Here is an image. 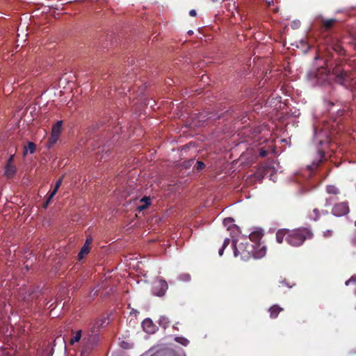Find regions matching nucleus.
<instances>
[{
	"label": "nucleus",
	"instance_id": "nucleus-1",
	"mask_svg": "<svg viewBox=\"0 0 356 356\" xmlns=\"http://www.w3.org/2000/svg\"><path fill=\"white\" fill-rule=\"evenodd\" d=\"M312 236V232L307 228H299L294 229L287 235L286 238L287 242L293 246H298L303 242Z\"/></svg>",
	"mask_w": 356,
	"mask_h": 356
},
{
	"label": "nucleus",
	"instance_id": "nucleus-2",
	"mask_svg": "<svg viewBox=\"0 0 356 356\" xmlns=\"http://www.w3.org/2000/svg\"><path fill=\"white\" fill-rule=\"evenodd\" d=\"M245 242L238 243V239L232 241V246L234 248V257L241 256L242 260H248L252 257V253L254 250V246L244 239Z\"/></svg>",
	"mask_w": 356,
	"mask_h": 356
},
{
	"label": "nucleus",
	"instance_id": "nucleus-3",
	"mask_svg": "<svg viewBox=\"0 0 356 356\" xmlns=\"http://www.w3.org/2000/svg\"><path fill=\"white\" fill-rule=\"evenodd\" d=\"M62 127V121H58L52 127L51 136L49 139L47 147H51L58 140Z\"/></svg>",
	"mask_w": 356,
	"mask_h": 356
},
{
	"label": "nucleus",
	"instance_id": "nucleus-4",
	"mask_svg": "<svg viewBox=\"0 0 356 356\" xmlns=\"http://www.w3.org/2000/svg\"><path fill=\"white\" fill-rule=\"evenodd\" d=\"M332 213L334 216L340 217L349 213V207L347 202H340L335 204L332 209Z\"/></svg>",
	"mask_w": 356,
	"mask_h": 356
},
{
	"label": "nucleus",
	"instance_id": "nucleus-5",
	"mask_svg": "<svg viewBox=\"0 0 356 356\" xmlns=\"http://www.w3.org/2000/svg\"><path fill=\"white\" fill-rule=\"evenodd\" d=\"M168 287V284L165 280H159L154 284L153 293L158 296H162L167 291Z\"/></svg>",
	"mask_w": 356,
	"mask_h": 356
},
{
	"label": "nucleus",
	"instance_id": "nucleus-6",
	"mask_svg": "<svg viewBox=\"0 0 356 356\" xmlns=\"http://www.w3.org/2000/svg\"><path fill=\"white\" fill-rule=\"evenodd\" d=\"M143 330L147 333H154L156 331V326L150 318H145L142 323Z\"/></svg>",
	"mask_w": 356,
	"mask_h": 356
},
{
	"label": "nucleus",
	"instance_id": "nucleus-7",
	"mask_svg": "<svg viewBox=\"0 0 356 356\" xmlns=\"http://www.w3.org/2000/svg\"><path fill=\"white\" fill-rule=\"evenodd\" d=\"M13 156L11 155L8 161V163L6 166L5 175L8 177H11L15 173V167L12 164Z\"/></svg>",
	"mask_w": 356,
	"mask_h": 356
},
{
	"label": "nucleus",
	"instance_id": "nucleus-8",
	"mask_svg": "<svg viewBox=\"0 0 356 356\" xmlns=\"http://www.w3.org/2000/svg\"><path fill=\"white\" fill-rule=\"evenodd\" d=\"M63 181V177H60L56 183L54 189L53 191L50 193L48 199L47 200V202H45L44 207L46 208L48 205V204L50 202L51 200L54 197V195L56 194L58 188H60V185L62 184Z\"/></svg>",
	"mask_w": 356,
	"mask_h": 356
},
{
	"label": "nucleus",
	"instance_id": "nucleus-9",
	"mask_svg": "<svg viewBox=\"0 0 356 356\" xmlns=\"http://www.w3.org/2000/svg\"><path fill=\"white\" fill-rule=\"evenodd\" d=\"M325 191L328 195L337 196L340 194L339 188L335 185H327Z\"/></svg>",
	"mask_w": 356,
	"mask_h": 356
},
{
	"label": "nucleus",
	"instance_id": "nucleus-10",
	"mask_svg": "<svg viewBox=\"0 0 356 356\" xmlns=\"http://www.w3.org/2000/svg\"><path fill=\"white\" fill-rule=\"evenodd\" d=\"M262 236H263V232H262V230L260 229V230L252 232L250 234L249 237L251 241H252L254 242H257L261 238Z\"/></svg>",
	"mask_w": 356,
	"mask_h": 356
},
{
	"label": "nucleus",
	"instance_id": "nucleus-11",
	"mask_svg": "<svg viewBox=\"0 0 356 356\" xmlns=\"http://www.w3.org/2000/svg\"><path fill=\"white\" fill-rule=\"evenodd\" d=\"M140 202L142 203V204L138 206L137 207V210L139 211H141L147 208L151 204V200L149 197H144L140 200Z\"/></svg>",
	"mask_w": 356,
	"mask_h": 356
},
{
	"label": "nucleus",
	"instance_id": "nucleus-12",
	"mask_svg": "<svg viewBox=\"0 0 356 356\" xmlns=\"http://www.w3.org/2000/svg\"><path fill=\"white\" fill-rule=\"evenodd\" d=\"M289 233V230L286 229H280L276 233V240L279 243H281L284 238L287 237L288 234Z\"/></svg>",
	"mask_w": 356,
	"mask_h": 356
},
{
	"label": "nucleus",
	"instance_id": "nucleus-13",
	"mask_svg": "<svg viewBox=\"0 0 356 356\" xmlns=\"http://www.w3.org/2000/svg\"><path fill=\"white\" fill-rule=\"evenodd\" d=\"M282 310V308L280 307L278 305H273L269 309L270 317L276 318Z\"/></svg>",
	"mask_w": 356,
	"mask_h": 356
},
{
	"label": "nucleus",
	"instance_id": "nucleus-14",
	"mask_svg": "<svg viewBox=\"0 0 356 356\" xmlns=\"http://www.w3.org/2000/svg\"><path fill=\"white\" fill-rule=\"evenodd\" d=\"M266 247L263 246L257 252L252 251V257L255 259H259V258L264 257L266 255Z\"/></svg>",
	"mask_w": 356,
	"mask_h": 356
},
{
	"label": "nucleus",
	"instance_id": "nucleus-15",
	"mask_svg": "<svg viewBox=\"0 0 356 356\" xmlns=\"http://www.w3.org/2000/svg\"><path fill=\"white\" fill-rule=\"evenodd\" d=\"M72 334L73 336L70 340V343L72 345L80 341L81 338L82 332L81 330H78L76 332H73Z\"/></svg>",
	"mask_w": 356,
	"mask_h": 356
},
{
	"label": "nucleus",
	"instance_id": "nucleus-16",
	"mask_svg": "<svg viewBox=\"0 0 356 356\" xmlns=\"http://www.w3.org/2000/svg\"><path fill=\"white\" fill-rule=\"evenodd\" d=\"M35 110H36L35 106H29V108H27L26 109V112H25L24 120L26 121L27 122H30L32 120V119L29 118V115H32L33 113H34L35 111Z\"/></svg>",
	"mask_w": 356,
	"mask_h": 356
},
{
	"label": "nucleus",
	"instance_id": "nucleus-17",
	"mask_svg": "<svg viewBox=\"0 0 356 356\" xmlns=\"http://www.w3.org/2000/svg\"><path fill=\"white\" fill-rule=\"evenodd\" d=\"M90 246H88V245H84L82 247V248L81 249L79 254H78V257H79V259H82L86 254H88L90 252Z\"/></svg>",
	"mask_w": 356,
	"mask_h": 356
},
{
	"label": "nucleus",
	"instance_id": "nucleus-18",
	"mask_svg": "<svg viewBox=\"0 0 356 356\" xmlns=\"http://www.w3.org/2000/svg\"><path fill=\"white\" fill-rule=\"evenodd\" d=\"M319 154V159L317 161H314L312 165H307V168L309 170H312L316 168H317L319 165V163L321 162V159H323V152H319L318 153Z\"/></svg>",
	"mask_w": 356,
	"mask_h": 356
},
{
	"label": "nucleus",
	"instance_id": "nucleus-19",
	"mask_svg": "<svg viewBox=\"0 0 356 356\" xmlns=\"http://www.w3.org/2000/svg\"><path fill=\"white\" fill-rule=\"evenodd\" d=\"M223 225L227 228V229H231L232 227H235V225H234V219L232 218H227L224 219Z\"/></svg>",
	"mask_w": 356,
	"mask_h": 356
},
{
	"label": "nucleus",
	"instance_id": "nucleus-20",
	"mask_svg": "<svg viewBox=\"0 0 356 356\" xmlns=\"http://www.w3.org/2000/svg\"><path fill=\"white\" fill-rule=\"evenodd\" d=\"M35 144L33 143L29 142L27 146L24 147V153L27 154L28 152H29L30 154H33L35 151Z\"/></svg>",
	"mask_w": 356,
	"mask_h": 356
},
{
	"label": "nucleus",
	"instance_id": "nucleus-21",
	"mask_svg": "<svg viewBox=\"0 0 356 356\" xmlns=\"http://www.w3.org/2000/svg\"><path fill=\"white\" fill-rule=\"evenodd\" d=\"M159 324L163 328H166L169 324V320L166 316H161L159 320Z\"/></svg>",
	"mask_w": 356,
	"mask_h": 356
},
{
	"label": "nucleus",
	"instance_id": "nucleus-22",
	"mask_svg": "<svg viewBox=\"0 0 356 356\" xmlns=\"http://www.w3.org/2000/svg\"><path fill=\"white\" fill-rule=\"evenodd\" d=\"M175 340L177 343H179L184 346H187L189 343V341L186 338L183 337H177L175 338Z\"/></svg>",
	"mask_w": 356,
	"mask_h": 356
},
{
	"label": "nucleus",
	"instance_id": "nucleus-23",
	"mask_svg": "<svg viewBox=\"0 0 356 356\" xmlns=\"http://www.w3.org/2000/svg\"><path fill=\"white\" fill-rule=\"evenodd\" d=\"M204 163L202 161H197L196 163V168L197 170H201L204 168Z\"/></svg>",
	"mask_w": 356,
	"mask_h": 356
},
{
	"label": "nucleus",
	"instance_id": "nucleus-24",
	"mask_svg": "<svg viewBox=\"0 0 356 356\" xmlns=\"http://www.w3.org/2000/svg\"><path fill=\"white\" fill-rule=\"evenodd\" d=\"M179 279L182 281H188L190 280L191 277L188 274H184L179 276Z\"/></svg>",
	"mask_w": 356,
	"mask_h": 356
},
{
	"label": "nucleus",
	"instance_id": "nucleus-25",
	"mask_svg": "<svg viewBox=\"0 0 356 356\" xmlns=\"http://www.w3.org/2000/svg\"><path fill=\"white\" fill-rule=\"evenodd\" d=\"M334 22V19L327 20V21L325 22L324 24H325V26L326 27H330V26H331L333 24Z\"/></svg>",
	"mask_w": 356,
	"mask_h": 356
},
{
	"label": "nucleus",
	"instance_id": "nucleus-26",
	"mask_svg": "<svg viewBox=\"0 0 356 356\" xmlns=\"http://www.w3.org/2000/svg\"><path fill=\"white\" fill-rule=\"evenodd\" d=\"M229 242H230L229 238H226L224 240V242H223V244H222V247H223V248H227V246L229 244Z\"/></svg>",
	"mask_w": 356,
	"mask_h": 356
},
{
	"label": "nucleus",
	"instance_id": "nucleus-27",
	"mask_svg": "<svg viewBox=\"0 0 356 356\" xmlns=\"http://www.w3.org/2000/svg\"><path fill=\"white\" fill-rule=\"evenodd\" d=\"M313 212H314V213L315 214V217L314 218V220H316L318 218V209H314L313 210Z\"/></svg>",
	"mask_w": 356,
	"mask_h": 356
},
{
	"label": "nucleus",
	"instance_id": "nucleus-28",
	"mask_svg": "<svg viewBox=\"0 0 356 356\" xmlns=\"http://www.w3.org/2000/svg\"><path fill=\"white\" fill-rule=\"evenodd\" d=\"M355 278L354 277H350L348 280L346 282V285H348L350 282H355Z\"/></svg>",
	"mask_w": 356,
	"mask_h": 356
},
{
	"label": "nucleus",
	"instance_id": "nucleus-29",
	"mask_svg": "<svg viewBox=\"0 0 356 356\" xmlns=\"http://www.w3.org/2000/svg\"><path fill=\"white\" fill-rule=\"evenodd\" d=\"M67 80H60V81H59V86H60V87H63V88H65V86H64V85L67 83Z\"/></svg>",
	"mask_w": 356,
	"mask_h": 356
},
{
	"label": "nucleus",
	"instance_id": "nucleus-30",
	"mask_svg": "<svg viewBox=\"0 0 356 356\" xmlns=\"http://www.w3.org/2000/svg\"><path fill=\"white\" fill-rule=\"evenodd\" d=\"M189 14L192 17H195L197 15L196 11L193 9L190 10Z\"/></svg>",
	"mask_w": 356,
	"mask_h": 356
},
{
	"label": "nucleus",
	"instance_id": "nucleus-31",
	"mask_svg": "<svg viewBox=\"0 0 356 356\" xmlns=\"http://www.w3.org/2000/svg\"><path fill=\"white\" fill-rule=\"evenodd\" d=\"M92 241V238H87L85 243H84V245H88V246H90V244Z\"/></svg>",
	"mask_w": 356,
	"mask_h": 356
},
{
	"label": "nucleus",
	"instance_id": "nucleus-32",
	"mask_svg": "<svg viewBox=\"0 0 356 356\" xmlns=\"http://www.w3.org/2000/svg\"><path fill=\"white\" fill-rule=\"evenodd\" d=\"M225 249V248H223V247L222 246V248L219 250L218 254L220 256H222L223 254Z\"/></svg>",
	"mask_w": 356,
	"mask_h": 356
},
{
	"label": "nucleus",
	"instance_id": "nucleus-33",
	"mask_svg": "<svg viewBox=\"0 0 356 356\" xmlns=\"http://www.w3.org/2000/svg\"><path fill=\"white\" fill-rule=\"evenodd\" d=\"M330 200H331V198L326 199V202H325V205L326 206H330L331 204Z\"/></svg>",
	"mask_w": 356,
	"mask_h": 356
},
{
	"label": "nucleus",
	"instance_id": "nucleus-34",
	"mask_svg": "<svg viewBox=\"0 0 356 356\" xmlns=\"http://www.w3.org/2000/svg\"><path fill=\"white\" fill-rule=\"evenodd\" d=\"M266 154V152L265 150L261 149L260 151V156H264Z\"/></svg>",
	"mask_w": 356,
	"mask_h": 356
},
{
	"label": "nucleus",
	"instance_id": "nucleus-35",
	"mask_svg": "<svg viewBox=\"0 0 356 356\" xmlns=\"http://www.w3.org/2000/svg\"><path fill=\"white\" fill-rule=\"evenodd\" d=\"M331 232H332L330 230H327L326 232H324V236H327L330 235Z\"/></svg>",
	"mask_w": 356,
	"mask_h": 356
},
{
	"label": "nucleus",
	"instance_id": "nucleus-36",
	"mask_svg": "<svg viewBox=\"0 0 356 356\" xmlns=\"http://www.w3.org/2000/svg\"><path fill=\"white\" fill-rule=\"evenodd\" d=\"M352 243H353L354 245H356V234L353 237V238H352Z\"/></svg>",
	"mask_w": 356,
	"mask_h": 356
},
{
	"label": "nucleus",
	"instance_id": "nucleus-37",
	"mask_svg": "<svg viewBox=\"0 0 356 356\" xmlns=\"http://www.w3.org/2000/svg\"><path fill=\"white\" fill-rule=\"evenodd\" d=\"M299 24H300V22H293V26L294 28H296V27H298V26H299Z\"/></svg>",
	"mask_w": 356,
	"mask_h": 356
},
{
	"label": "nucleus",
	"instance_id": "nucleus-38",
	"mask_svg": "<svg viewBox=\"0 0 356 356\" xmlns=\"http://www.w3.org/2000/svg\"><path fill=\"white\" fill-rule=\"evenodd\" d=\"M105 322H106V319H104L102 324L104 323Z\"/></svg>",
	"mask_w": 356,
	"mask_h": 356
},
{
	"label": "nucleus",
	"instance_id": "nucleus-39",
	"mask_svg": "<svg viewBox=\"0 0 356 356\" xmlns=\"http://www.w3.org/2000/svg\"><path fill=\"white\" fill-rule=\"evenodd\" d=\"M355 225L356 226V220L355 221Z\"/></svg>",
	"mask_w": 356,
	"mask_h": 356
}]
</instances>
